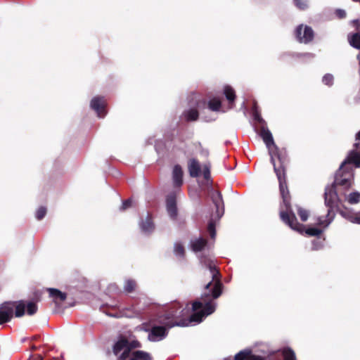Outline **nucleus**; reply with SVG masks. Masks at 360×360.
Listing matches in <instances>:
<instances>
[{"mask_svg":"<svg viewBox=\"0 0 360 360\" xmlns=\"http://www.w3.org/2000/svg\"><path fill=\"white\" fill-rule=\"evenodd\" d=\"M106 101L103 97H94L91 101V108L96 111L99 117H103L105 115V107Z\"/></svg>","mask_w":360,"mask_h":360,"instance_id":"obj_9","label":"nucleus"},{"mask_svg":"<svg viewBox=\"0 0 360 360\" xmlns=\"http://www.w3.org/2000/svg\"><path fill=\"white\" fill-rule=\"evenodd\" d=\"M336 15L340 18H343L346 16V13L344 10H342V9H338L336 11Z\"/></svg>","mask_w":360,"mask_h":360,"instance_id":"obj_35","label":"nucleus"},{"mask_svg":"<svg viewBox=\"0 0 360 360\" xmlns=\"http://www.w3.org/2000/svg\"><path fill=\"white\" fill-rule=\"evenodd\" d=\"M295 5L300 9H305L308 6L306 0H294Z\"/></svg>","mask_w":360,"mask_h":360,"instance_id":"obj_28","label":"nucleus"},{"mask_svg":"<svg viewBox=\"0 0 360 360\" xmlns=\"http://www.w3.org/2000/svg\"><path fill=\"white\" fill-rule=\"evenodd\" d=\"M184 115L186 120L194 121L198 117V112L196 109L191 108L185 111Z\"/></svg>","mask_w":360,"mask_h":360,"instance_id":"obj_20","label":"nucleus"},{"mask_svg":"<svg viewBox=\"0 0 360 360\" xmlns=\"http://www.w3.org/2000/svg\"><path fill=\"white\" fill-rule=\"evenodd\" d=\"M139 347L140 344L136 340L129 342L126 339L121 338L115 344L113 352L118 360H125L132 349Z\"/></svg>","mask_w":360,"mask_h":360,"instance_id":"obj_6","label":"nucleus"},{"mask_svg":"<svg viewBox=\"0 0 360 360\" xmlns=\"http://www.w3.org/2000/svg\"><path fill=\"white\" fill-rule=\"evenodd\" d=\"M14 307L15 308V316L17 317L23 316L25 309L28 315H33L37 311V304L32 302L25 303L23 301H20L15 306L13 303H4L0 307V324L11 320L13 317Z\"/></svg>","mask_w":360,"mask_h":360,"instance_id":"obj_4","label":"nucleus"},{"mask_svg":"<svg viewBox=\"0 0 360 360\" xmlns=\"http://www.w3.org/2000/svg\"><path fill=\"white\" fill-rule=\"evenodd\" d=\"M296 37L300 42L307 44L312 40L314 32L308 26L300 25L296 30Z\"/></svg>","mask_w":360,"mask_h":360,"instance_id":"obj_8","label":"nucleus"},{"mask_svg":"<svg viewBox=\"0 0 360 360\" xmlns=\"http://www.w3.org/2000/svg\"><path fill=\"white\" fill-rule=\"evenodd\" d=\"M345 198L349 204H356L360 201V193L357 191L352 192L345 195Z\"/></svg>","mask_w":360,"mask_h":360,"instance_id":"obj_18","label":"nucleus"},{"mask_svg":"<svg viewBox=\"0 0 360 360\" xmlns=\"http://www.w3.org/2000/svg\"><path fill=\"white\" fill-rule=\"evenodd\" d=\"M203 176L205 179L210 177V166L207 165H205L203 167Z\"/></svg>","mask_w":360,"mask_h":360,"instance_id":"obj_32","label":"nucleus"},{"mask_svg":"<svg viewBox=\"0 0 360 360\" xmlns=\"http://www.w3.org/2000/svg\"><path fill=\"white\" fill-rule=\"evenodd\" d=\"M206 240L202 238H195L191 242V246L193 252L201 251L206 245Z\"/></svg>","mask_w":360,"mask_h":360,"instance_id":"obj_16","label":"nucleus"},{"mask_svg":"<svg viewBox=\"0 0 360 360\" xmlns=\"http://www.w3.org/2000/svg\"><path fill=\"white\" fill-rule=\"evenodd\" d=\"M340 214L342 217L354 224H360V212L353 213L348 210H340Z\"/></svg>","mask_w":360,"mask_h":360,"instance_id":"obj_15","label":"nucleus"},{"mask_svg":"<svg viewBox=\"0 0 360 360\" xmlns=\"http://www.w3.org/2000/svg\"><path fill=\"white\" fill-rule=\"evenodd\" d=\"M188 169L191 177H197L200 174V165L195 159H191L188 162Z\"/></svg>","mask_w":360,"mask_h":360,"instance_id":"obj_14","label":"nucleus"},{"mask_svg":"<svg viewBox=\"0 0 360 360\" xmlns=\"http://www.w3.org/2000/svg\"><path fill=\"white\" fill-rule=\"evenodd\" d=\"M208 267L210 269V274L212 277V281L211 282L208 283L206 285L205 288H206V289H208L210 287V285H212V283H213L214 287H213V289L212 290V297L214 299H216L218 297H219V295L221 293V283H220L219 279L217 277L219 272L216 269V268L214 266H212L211 264H208Z\"/></svg>","mask_w":360,"mask_h":360,"instance_id":"obj_7","label":"nucleus"},{"mask_svg":"<svg viewBox=\"0 0 360 360\" xmlns=\"http://www.w3.org/2000/svg\"><path fill=\"white\" fill-rule=\"evenodd\" d=\"M282 353L284 357V360H295V352L290 348H284L282 350Z\"/></svg>","mask_w":360,"mask_h":360,"instance_id":"obj_24","label":"nucleus"},{"mask_svg":"<svg viewBox=\"0 0 360 360\" xmlns=\"http://www.w3.org/2000/svg\"><path fill=\"white\" fill-rule=\"evenodd\" d=\"M166 207L169 217L171 218H174L177 214L176 194L174 193L167 195L166 199Z\"/></svg>","mask_w":360,"mask_h":360,"instance_id":"obj_10","label":"nucleus"},{"mask_svg":"<svg viewBox=\"0 0 360 360\" xmlns=\"http://www.w3.org/2000/svg\"><path fill=\"white\" fill-rule=\"evenodd\" d=\"M208 231L210 234V236L212 238H214L215 237V229H214V224L212 221H210L208 225Z\"/></svg>","mask_w":360,"mask_h":360,"instance_id":"obj_31","label":"nucleus"},{"mask_svg":"<svg viewBox=\"0 0 360 360\" xmlns=\"http://www.w3.org/2000/svg\"><path fill=\"white\" fill-rule=\"evenodd\" d=\"M354 146L356 150L351 151L347 158L341 164L335 176V184L344 187H349L352 185L353 173L352 169L348 168L347 164L353 163L356 167H360V144L355 143Z\"/></svg>","mask_w":360,"mask_h":360,"instance_id":"obj_3","label":"nucleus"},{"mask_svg":"<svg viewBox=\"0 0 360 360\" xmlns=\"http://www.w3.org/2000/svg\"><path fill=\"white\" fill-rule=\"evenodd\" d=\"M172 179L173 184L176 187H179L183 184V169L179 165H176L173 167Z\"/></svg>","mask_w":360,"mask_h":360,"instance_id":"obj_12","label":"nucleus"},{"mask_svg":"<svg viewBox=\"0 0 360 360\" xmlns=\"http://www.w3.org/2000/svg\"><path fill=\"white\" fill-rule=\"evenodd\" d=\"M131 200L129 199V200L123 202L121 209L126 210L131 206Z\"/></svg>","mask_w":360,"mask_h":360,"instance_id":"obj_34","label":"nucleus"},{"mask_svg":"<svg viewBox=\"0 0 360 360\" xmlns=\"http://www.w3.org/2000/svg\"><path fill=\"white\" fill-rule=\"evenodd\" d=\"M333 82V76L330 74H326L323 77V82L326 85H331Z\"/></svg>","mask_w":360,"mask_h":360,"instance_id":"obj_30","label":"nucleus"},{"mask_svg":"<svg viewBox=\"0 0 360 360\" xmlns=\"http://www.w3.org/2000/svg\"><path fill=\"white\" fill-rule=\"evenodd\" d=\"M130 360H152L150 355L143 351H136Z\"/></svg>","mask_w":360,"mask_h":360,"instance_id":"obj_17","label":"nucleus"},{"mask_svg":"<svg viewBox=\"0 0 360 360\" xmlns=\"http://www.w3.org/2000/svg\"><path fill=\"white\" fill-rule=\"evenodd\" d=\"M313 245H314V247H313L314 250H317L319 248V247L316 246L314 243H313Z\"/></svg>","mask_w":360,"mask_h":360,"instance_id":"obj_39","label":"nucleus"},{"mask_svg":"<svg viewBox=\"0 0 360 360\" xmlns=\"http://www.w3.org/2000/svg\"><path fill=\"white\" fill-rule=\"evenodd\" d=\"M212 201L217 209L218 218H220L224 214V202L221 193L218 191H213L212 194Z\"/></svg>","mask_w":360,"mask_h":360,"instance_id":"obj_11","label":"nucleus"},{"mask_svg":"<svg viewBox=\"0 0 360 360\" xmlns=\"http://www.w3.org/2000/svg\"><path fill=\"white\" fill-rule=\"evenodd\" d=\"M260 136L268 148L269 153L271 156V162L274 165V172L279 181L280 192L283 198V205H281V208L283 209L284 206L286 209V212L283 210H281L280 212L281 219L292 229L300 233L304 232L307 235L310 236H319L323 232V230L315 227L304 229V226L297 222L295 215L292 212H288L290 209V199L289 192L285 180L284 163L285 156L278 151V148L274 143L271 131L264 124L261 127Z\"/></svg>","mask_w":360,"mask_h":360,"instance_id":"obj_1","label":"nucleus"},{"mask_svg":"<svg viewBox=\"0 0 360 360\" xmlns=\"http://www.w3.org/2000/svg\"><path fill=\"white\" fill-rule=\"evenodd\" d=\"M209 109L212 111H218L221 107V101L218 98H213L209 101Z\"/></svg>","mask_w":360,"mask_h":360,"instance_id":"obj_23","label":"nucleus"},{"mask_svg":"<svg viewBox=\"0 0 360 360\" xmlns=\"http://www.w3.org/2000/svg\"><path fill=\"white\" fill-rule=\"evenodd\" d=\"M254 119L261 124L264 123V121L263 120L260 115H259V113L256 111L254 112Z\"/></svg>","mask_w":360,"mask_h":360,"instance_id":"obj_33","label":"nucleus"},{"mask_svg":"<svg viewBox=\"0 0 360 360\" xmlns=\"http://www.w3.org/2000/svg\"><path fill=\"white\" fill-rule=\"evenodd\" d=\"M136 287V282L133 280H127L124 284V290L127 292H131Z\"/></svg>","mask_w":360,"mask_h":360,"instance_id":"obj_26","label":"nucleus"},{"mask_svg":"<svg viewBox=\"0 0 360 360\" xmlns=\"http://www.w3.org/2000/svg\"><path fill=\"white\" fill-rule=\"evenodd\" d=\"M224 93L229 103H233L234 101L235 92L231 86H226L224 89Z\"/></svg>","mask_w":360,"mask_h":360,"instance_id":"obj_22","label":"nucleus"},{"mask_svg":"<svg viewBox=\"0 0 360 360\" xmlns=\"http://www.w3.org/2000/svg\"><path fill=\"white\" fill-rule=\"evenodd\" d=\"M42 356L41 355H33L30 356L29 360H42Z\"/></svg>","mask_w":360,"mask_h":360,"instance_id":"obj_36","label":"nucleus"},{"mask_svg":"<svg viewBox=\"0 0 360 360\" xmlns=\"http://www.w3.org/2000/svg\"><path fill=\"white\" fill-rule=\"evenodd\" d=\"M249 360H264L263 358L258 356H251Z\"/></svg>","mask_w":360,"mask_h":360,"instance_id":"obj_37","label":"nucleus"},{"mask_svg":"<svg viewBox=\"0 0 360 360\" xmlns=\"http://www.w3.org/2000/svg\"><path fill=\"white\" fill-rule=\"evenodd\" d=\"M46 210L44 207H40L36 212V217L37 219H41L46 214Z\"/></svg>","mask_w":360,"mask_h":360,"instance_id":"obj_29","label":"nucleus"},{"mask_svg":"<svg viewBox=\"0 0 360 360\" xmlns=\"http://www.w3.org/2000/svg\"><path fill=\"white\" fill-rule=\"evenodd\" d=\"M251 354V350L249 349H243L240 352H239L238 354H236L234 356L235 360H245V359H250V357L252 356Z\"/></svg>","mask_w":360,"mask_h":360,"instance_id":"obj_21","label":"nucleus"},{"mask_svg":"<svg viewBox=\"0 0 360 360\" xmlns=\"http://www.w3.org/2000/svg\"><path fill=\"white\" fill-rule=\"evenodd\" d=\"M49 296L56 304H60L66 299V294L55 288H49Z\"/></svg>","mask_w":360,"mask_h":360,"instance_id":"obj_13","label":"nucleus"},{"mask_svg":"<svg viewBox=\"0 0 360 360\" xmlns=\"http://www.w3.org/2000/svg\"><path fill=\"white\" fill-rule=\"evenodd\" d=\"M141 228L145 233H150L153 229L154 225L152 222L150 217H147L145 221H143L141 224Z\"/></svg>","mask_w":360,"mask_h":360,"instance_id":"obj_19","label":"nucleus"},{"mask_svg":"<svg viewBox=\"0 0 360 360\" xmlns=\"http://www.w3.org/2000/svg\"><path fill=\"white\" fill-rule=\"evenodd\" d=\"M210 295H205L202 297V301H195L193 303L191 310L196 311L199 309L201 311L195 312L190 317L189 320L182 321L181 322H172L171 319L181 318L188 314L190 309L187 307L179 311H171L165 316L161 318L160 323L162 326H153L148 334V340L153 342H158L164 339L167 335V328H169L175 326H188L192 323H199L202 319L208 315L212 314L215 311L216 304L214 302L209 300Z\"/></svg>","mask_w":360,"mask_h":360,"instance_id":"obj_2","label":"nucleus"},{"mask_svg":"<svg viewBox=\"0 0 360 360\" xmlns=\"http://www.w3.org/2000/svg\"><path fill=\"white\" fill-rule=\"evenodd\" d=\"M174 254L176 257H182L184 255V249L181 244L176 243L174 244Z\"/></svg>","mask_w":360,"mask_h":360,"instance_id":"obj_25","label":"nucleus"},{"mask_svg":"<svg viewBox=\"0 0 360 360\" xmlns=\"http://www.w3.org/2000/svg\"><path fill=\"white\" fill-rule=\"evenodd\" d=\"M356 139L360 141V131L356 134Z\"/></svg>","mask_w":360,"mask_h":360,"instance_id":"obj_38","label":"nucleus"},{"mask_svg":"<svg viewBox=\"0 0 360 360\" xmlns=\"http://www.w3.org/2000/svg\"><path fill=\"white\" fill-rule=\"evenodd\" d=\"M297 214L300 216V217L302 221H306L308 219L309 212L307 210L298 207Z\"/></svg>","mask_w":360,"mask_h":360,"instance_id":"obj_27","label":"nucleus"},{"mask_svg":"<svg viewBox=\"0 0 360 360\" xmlns=\"http://www.w3.org/2000/svg\"><path fill=\"white\" fill-rule=\"evenodd\" d=\"M339 198L333 185L328 186L325 190V204L328 207L326 216H320L317 218V226L326 229L333 221L335 213L333 208L338 206Z\"/></svg>","mask_w":360,"mask_h":360,"instance_id":"obj_5","label":"nucleus"}]
</instances>
